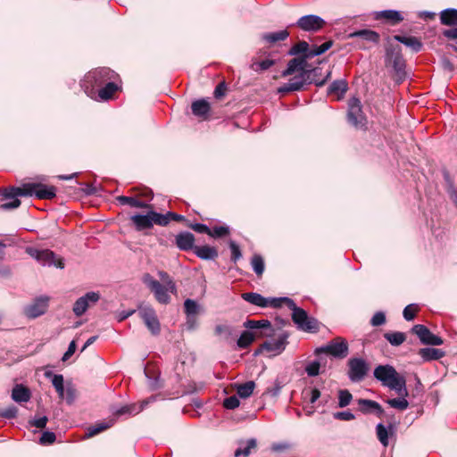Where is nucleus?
Masks as SVG:
<instances>
[{
  "label": "nucleus",
  "mask_w": 457,
  "mask_h": 457,
  "mask_svg": "<svg viewBox=\"0 0 457 457\" xmlns=\"http://www.w3.org/2000/svg\"><path fill=\"white\" fill-rule=\"evenodd\" d=\"M139 316L144 320L148 329L154 334L157 335L160 332V322L157 319L155 312L153 308L145 306L139 308Z\"/></svg>",
  "instance_id": "nucleus-16"
},
{
  "label": "nucleus",
  "mask_w": 457,
  "mask_h": 457,
  "mask_svg": "<svg viewBox=\"0 0 457 457\" xmlns=\"http://www.w3.org/2000/svg\"><path fill=\"white\" fill-rule=\"evenodd\" d=\"M348 121L357 128H361L366 124V116L362 112V105L360 99L352 97L348 101Z\"/></svg>",
  "instance_id": "nucleus-13"
},
{
  "label": "nucleus",
  "mask_w": 457,
  "mask_h": 457,
  "mask_svg": "<svg viewBox=\"0 0 457 457\" xmlns=\"http://www.w3.org/2000/svg\"><path fill=\"white\" fill-rule=\"evenodd\" d=\"M251 265L253 271L258 277H261L264 272V260L260 254H254L251 260Z\"/></svg>",
  "instance_id": "nucleus-46"
},
{
  "label": "nucleus",
  "mask_w": 457,
  "mask_h": 457,
  "mask_svg": "<svg viewBox=\"0 0 457 457\" xmlns=\"http://www.w3.org/2000/svg\"><path fill=\"white\" fill-rule=\"evenodd\" d=\"M288 36V31L287 29H283L276 32L265 33L262 36V38L267 43L273 45L277 42L286 40Z\"/></svg>",
  "instance_id": "nucleus-33"
},
{
  "label": "nucleus",
  "mask_w": 457,
  "mask_h": 457,
  "mask_svg": "<svg viewBox=\"0 0 457 457\" xmlns=\"http://www.w3.org/2000/svg\"><path fill=\"white\" fill-rule=\"evenodd\" d=\"M306 71H301L295 74L287 83H285L278 88L280 93H289L302 89L306 81Z\"/></svg>",
  "instance_id": "nucleus-21"
},
{
  "label": "nucleus",
  "mask_w": 457,
  "mask_h": 457,
  "mask_svg": "<svg viewBox=\"0 0 457 457\" xmlns=\"http://www.w3.org/2000/svg\"><path fill=\"white\" fill-rule=\"evenodd\" d=\"M255 388L253 381H247L244 384L236 385L237 394L241 398H248Z\"/></svg>",
  "instance_id": "nucleus-40"
},
{
  "label": "nucleus",
  "mask_w": 457,
  "mask_h": 457,
  "mask_svg": "<svg viewBox=\"0 0 457 457\" xmlns=\"http://www.w3.org/2000/svg\"><path fill=\"white\" fill-rule=\"evenodd\" d=\"M288 335L285 332L280 333L276 338L265 341L261 345V351H267L274 354L280 353L286 347Z\"/></svg>",
  "instance_id": "nucleus-19"
},
{
  "label": "nucleus",
  "mask_w": 457,
  "mask_h": 457,
  "mask_svg": "<svg viewBox=\"0 0 457 457\" xmlns=\"http://www.w3.org/2000/svg\"><path fill=\"white\" fill-rule=\"evenodd\" d=\"M30 391L22 385H17L12 392V398L17 403H26L30 399Z\"/></svg>",
  "instance_id": "nucleus-32"
},
{
  "label": "nucleus",
  "mask_w": 457,
  "mask_h": 457,
  "mask_svg": "<svg viewBox=\"0 0 457 457\" xmlns=\"http://www.w3.org/2000/svg\"><path fill=\"white\" fill-rule=\"evenodd\" d=\"M239 400L236 395L226 398L223 402V406L228 410H234L239 406Z\"/></svg>",
  "instance_id": "nucleus-57"
},
{
  "label": "nucleus",
  "mask_w": 457,
  "mask_h": 457,
  "mask_svg": "<svg viewBox=\"0 0 457 457\" xmlns=\"http://www.w3.org/2000/svg\"><path fill=\"white\" fill-rule=\"evenodd\" d=\"M55 187H48L41 183H26L21 187L4 188V200L19 196L35 195L38 199H52L55 196Z\"/></svg>",
  "instance_id": "nucleus-2"
},
{
  "label": "nucleus",
  "mask_w": 457,
  "mask_h": 457,
  "mask_svg": "<svg viewBox=\"0 0 457 457\" xmlns=\"http://www.w3.org/2000/svg\"><path fill=\"white\" fill-rule=\"evenodd\" d=\"M158 275L162 281L161 284L167 285L169 289L176 290V285L167 272H165L163 270H160L158 272Z\"/></svg>",
  "instance_id": "nucleus-51"
},
{
  "label": "nucleus",
  "mask_w": 457,
  "mask_h": 457,
  "mask_svg": "<svg viewBox=\"0 0 457 457\" xmlns=\"http://www.w3.org/2000/svg\"><path fill=\"white\" fill-rule=\"evenodd\" d=\"M348 378L352 382H361L369 372L368 362L362 358H351L347 361Z\"/></svg>",
  "instance_id": "nucleus-12"
},
{
  "label": "nucleus",
  "mask_w": 457,
  "mask_h": 457,
  "mask_svg": "<svg viewBox=\"0 0 457 457\" xmlns=\"http://www.w3.org/2000/svg\"><path fill=\"white\" fill-rule=\"evenodd\" d=\"M148 402L149 401H144V402H142V403L140 405H138L137 403H132V404L122 406L121 408H120L119 410H117L115 411V415L121 416V415H125V414H129V415L137 414L144 409V406L146 405L148 403Z\"/></svg>",
  "instance_id": "nucleus-35"
},
{
  "label": "nucleus",
  "mask_w": 457,
  "mask_h": 457,
  "mask_svg": "<svg viewBox=\"0 0 457 457\" xmlns=\"http://www.w3.org/2000/svg\"><path fill=\"white\" fill-rule=\"evenodd\" d=\"M292 309V320L299 328L307 332H316L318 330V322L316 320L309 318L307 312L297 307L295 303H286Z\"/></svg>",
  "instance_id": "nucleus-6"
},
{
  "label": "nucleus",
  "mask_w": 457,
  "mask_h": 457,
  "mask_svg": "<svg viewBox=\"0 0 457 457\" xmlns=\"http://www.w3.org/2000/svg\"><path fill=\"white\" fill-rule=\"evenodd\" d=\"M384 337L395 346H398L402 345L405 339L406 336L403 332H387L384 335Z\"/></svg>",
  "instance_id": "nucleus-43"
},
{
  "label": "nucleus",
  "mask_w": 457,
  "mask_h": 457,
  "mask_svg": "<svg viewBox=\"0 0 457 457\" xmlns=\"http://www.w3.org/2000/svg\"><path fill=\"white\" fill-rule=\"evenodd\" d=\"M418 307L414 304H409L407 305L404 310H403V317L406 320H411L414 319L417 312H418Z\"/></svg>",
  "instance_id": "nucleus-54"
},
{
  "label": "nucleus",
  "mask_w": 457,
  "mask_h": 457,
  "mask_svg": "<svg viewBox=\"0 0 457 457\" xmlns=\"http://www.w3.org/2000/svg\"><path fill=\"white\" fill-rule=\"evenodd\" d=\"M325 25V21L316 15H305L297 21V26L304 31H317Z\"/></svg>",
  "instance_id": "nucleus-20"
},
{
  "label": "nucleus",
  "mask_w": 457,
  "mask_h": 457,
  "mask_svg": "<svg viewBox=\"0 0 457 457\" xmlns=\"http://www.w3.org/2000/svg\"><path fill=\"white\" fill-rule=\"evenodd\" d=\"M118 86L109 81L105 85L102 86L98 90L96 89V99L101 101H108L113 97L115 93L118 91Z\"/></svg>",
  "instance_id": "nucleus-23"
},
{
  "label": "nucleus",
  "mask_w": 457,
  "mask_h": 457,
  "mask_svg": "<svg viewBox=\"0 0 457 457\" xmlns=\"http://www.w3.org/2000/svg\"><path fill=\"white\" fill-rule=\"evenodd\" d=\"M306 60L302 58H294L289 61L287 68L283 71L284 77L292 75L294 73H299L305 71Z\"/></svg>",
  "instance_id": "nucleus-27"
},
{
  "label": "nucleus",
  "mask_w": 457,
  "mask_h": 457,
  "mask_svg": "<svg viewBox=\"0 0 457 457\" xmlns=\"http://www.w3.org/2000/svg\"><path fill=\"white\" fill-rule=\"evenodd\" d=\"M347 88V82L345 80H335L328 88V94L329 96H335L337 100H339L344 96Z\"/></svg>",
  "instance_id": "nucleus-30"
},
{
  "label": "nucleus",
  "mask_w": 457,
  "mask_h": 457,
  "mask_svg": "<svg viewBox=\"0 0 457 457\" xmlns=\"http://www.w3.org/2000/svg\"><path fill=\"white\" fill-rule=\"evenodd\" d=\"M377 436L384 446L388 445V433L386 428L381 423L377 426Z\"/></svg>",
  "instance_id": "nucleus-50"
},
{
  "label": "nucleus",
  "mask_w": 457,
  "mask_h": 457,
  "mask_svg": "<svg viewBox=\"0 0 457 457\" xmlns=\"http://www.w3.org/2000/svg\"><path fill=\"white\" fill-rule=\"evenodd\" d=\"M226 91H227V86L225 84V82H220V84H218V86L215 87V90H214V96L216 98H221L222 96H225L226 94Z\"/></svg>",
  "instance_id": "nucleus-64"
},
{
  "label": "nucleus",
  "mask_w": 457,
  "mask_h": 457,
  "mask_svg": "<svg viewBox=\"0 0 457 457\" xmlns=\"http://www.w3.org/2000/svg\"><path fill=\"white\" fill-rule=\"evenodd\" d=\"M413 333H415L420 340L425 345H443V339L434 335L426 326L424 325H415L412 328Z\"/></svg>",
  "instance_id": "nucleus-18"
},
{
  "label": "nucleus",
  "mask_w": 457,
  "mask_h": 457,
  "mask_svg": "<svg viewBox=\"0 0 457 457\" xmlns=\"http://www.w3.org/2000/svg\"><path fill=\"white\" fill-rule=\"evenodd\" d=\"M26 252L35 260H37L40 264L46 266L54 265L57 268L62 269L64 267V263L62 259H56L54 252L48 249H37L33 247H28Z\"/></svg>",
  "instance_id": "nucleus-11"
},
{
  "label": "nucleus",
  "mask_w": 457,
  "mask_h": 457,
  "mask_svg": "<svg viewBox=\"0 0 457 457\" xmlns=\"http://www.w3.org/2000/svg\"><path fill=\"white\" fill-rule=\"evenodd\" d=\"M229 248L231 250V261L237 262L242 257L241 250L234 241L229 242Z\"/></svg>",
  "instance_id": "nucleus-56"
},
{
  "label": "nucleus",
  "mask_w": 457,
  "mask_h": 457,
  "mask_svg": "<svg viewBox=\"0 0 457 457\" xmlns=\"http://www.w3.org/2000/svg\"><path fill=\"white\" fill-rule=\"evenodd\" d=\"M115 420L113 419L108 421H103L100 423H96L87 429V436L92 437L96 436L97 434L108 429L114 424Z\"/></svg>",
  "instance_id": "nucleus-36"
},
{
  "label": "nucleus",
  "mask_w": 457,
  "mask_h": 457,
  "mask_svg": "<svg viewBox=\"0 0 457 457\" xmlns=\"http://www.w3.org/2000/svg\"><path fill=\"white\" fill-rule=\"evenodd\" d=\"M191 109L194 115L206 119L211 107L206 100L200 99L192 103Z\"/></svg>",
  "instance_id": "nucleus-28"
},
{
  "label": "nucleus",
  "mask_w": 457,
  "mask_h": 457,
  "mask_svg": "<svg viewBox=\"0 0 457 457\" xmlns=\"http://www.w3.org/2000/svg\"><path fill=\"white\" fill-rule=\"evenodd\" d=\"M275 62L270 59L259 60L258 57L252 59L251 69L256 72H262L273 66Z\"/></svg>",
  "instance_id": "nucleus-37"
},
{
  "label": "nucleus",
  "mask_w": 457,
  "mask_h": 457,
  "mask_svg": "<svg viewBox=\"0 0 457 457\" xmlns=\"http://www.w3.org/2000/svg\"><path fill=\"white\" fill-rule=\"evenodd\" d=\"M242 298L259 307H268L271 306L274 308L280 307L282 303H290L293 304V300L287 298V297H281V298H265L260 294L257 293H244L242 294Z\"/></svg>",
  "instance_id": "nucleus-9"
},
{
  "label": "nucleus",
  "mask_w": 457,
  "mask_h": 457,
  "mask_svg": "<svg viewBox=\"0 0 457 457\" xmlns=\"http://www.w3.org/2000/svg\"><path fill=\"white\" fill-rule=\"evenodd\" d=\"M131 220L135 225L137 230L151 228L154 224L160 226H166L167 221L161 213L154 211H149L146 214H137L131 217Z\"/></svg>",
  "instance_id": "nucleus-7"
},
{
  "label": "nucleus",
  "mask_w": 457,
  "mask_h": 457,
  "mask_svg": "<svg viewBox=\"0 0 457 457\" xmlns=\"http://www.w3.org/2000/svg\"><path fill=\"white\" fill-rule=\"evenodd\" d=\"M418 353L424 361L439 360L445 356V353L436 348H421Z\"/></svg>",
  "instance_id": "nucleus-31"
},
{
  "label": "nucleus",
  "mask_w": 457,
  "mask_h": 457,
  "mask_svg": "<svg viewBox=\"0 0 457 457\" xmlns=\"http://www.w3.org/2000/svg\"><path fill=\"white\" fill-rule=\"evenodd\" d=\"M386 65L391 66L395 71V79L397 83L402 82L405 76V61L401 54L399 46L386 48Z\"/></svg>",
  "instance_id": "nucleus-4"
},
{
  "label": "nucleus",
  "mask_w": 457,
  "mask_h": 457,
  "mask_svg": "<svg viewBox=\"0 0 457 457\" xmlns=\"http://www.w3.org/2000/svg\"><path fill=\"white\" fill-rule=\"evenodd\" d=\"M398 398L387 399L386 403L390 405V407L395 408L399 411H404L409 407V402L406 400L407 395H399Z\"/></svg>",
  "instance_id": "nucleus-44"
},
{
  "label": "nucleus",
  "mask_w": 457,
  "mask_h": 457,
  "mask_svg": "<svg viewBox=\"0 0 457 457\" xmlns=\"http://www.w3.org/2000/svg\"><path fill=\"white\" fill-rule=\"evenodd\" d=\"M385 322H386V315L382 312H376L370 320L371 325L374 327L383 325Z\"/></svg>",
  "instance_id": "nucleus-59"
},
{
  "label": "nucleus",
  "mask_w": 457,
  "mask_h": 457,
  "mask_svg": "<svg viewBox=\"0 0 457 457\" xmlns=\"http://www.w3.org/2000/svg\"><path fill=\"white\" fill-rule=\"evenodd\" d=\"M210 237L214 238H220L229 235L230 230L228 226H217L211 229Z\"/></svg>",
  "instance_id": "nucleus-49"
},
{
  "label": "nucleus",
  "mask_w": 457,
  "mask_h": 457,
  "mask_svg": "<svg viewBox=\"0 0 457 457\" xmlns=\"http://www.w3.org/2000/svg\"><path fill=\"white\" fill-rule=\"evenodd\" d=\"M18 410L16 407H7L0 411V415L4 418L13 419L16 417Z\"/></svg>",
  "instance_id": "nucleus-60"
},
{
  "label": "nucleus",
  "mask_w": 457,
  "mask_h": 457,
  "mask_svg": "<svg viewBox=\"0 0 457 457\" xmlns=\"http://www.w3.org/2000/svg\"><path fill=\"white\" fill-rule=\"evenodd\" d=\"M257 446V442L255 439L252 438L246 441L245 446H240L235 451V457H239L243 455L244 457L249 456L251 451L255 449Z\"/></svg>",
  "instance_id": "nucleus-42"
},
{
  "label": "nucleus",
  "mask_w": 457,
  "mask_h": 457,
  "mask_svg": "<svg viewBox=\"0 0 457 457\" xmlns=\"http://www.w3.org/2000/svg\"><path fill=\"white\" fill-rule=\"evenodd\" d=\"M256 333L245 330L244 331L240 337L237 340V345L240 348H246L249 346L254 340L255 337H257Z\"/></svg>",
  "instance_id": "nucleus-45"
},
{
  "label": "nucleus",
  "mask_w": 457,
  "mask_h": 457,
  "mask_svg": "<svg viewBox=\"0 0 457 457\" xmlns=\"http://www.w3.org/2000/svg\"><path fill=\"white\" fill-rule=\"evenodd\" d=\"M142 280L144 284L154 293L155 299L160 303H168L170 300L169 293L175 294L177 292V289H169L167 285L161 284L148 273L143 276Z\"/></svg>",
  "instance_id": "nucleus-5"
},
{
  "label": "nucleus",
  "mask_w": 457,
  "mask_h": 457,
  "mask_svg": "<svg viewBox=\"0 0 457 457\" xmlns=\"http://www.w3.org/2000/svg\"><path fill=\"white\" fill-rule=\"evenodd\" d=\"M244 326L249 329H265L266 331L262 333L261 336L264 337H270L272 328L271 324L267 320H248L245 322Z\"/></svg>",
  "instance_id": "nucleus-25"
},
{
  "label": "nucleus",
  "mask_w": 457,
  "mask_h": 457,
  "mask_svg": "<svg viewBox=\"0 0 457 457\" xmlns=\"http://www.w3.org/2000/svg\"><path fill=\"white\" fill-rule=\"evenodd\" d=\"M332 46L331 41H327L323 43L322 45L317 46H313L310 48L309 45L305 41H301L295 45L291 50L289 51V54L292 55L299 54H304L303 59L312 58L314 56L320 55L323 53H325L327 50H328Z\"/></svg>",
  "instance_id": "nucleus-10"
},
{
  "label": "nucleus",
  "mask_w": 457,
  "mask_h": 457,
  "mask_svg": "<svg viewBox=\"0 0 457 457\" xmlns=\"http://www.w3.org/2000/svg\"><path fill=\"white\" fill-rule=\"evenodd\" d=\"M131 192L136 193V195L139 199V197L145 198L146 200H152L154 197V193L150 188L145 187V188H137L134 187L130 190Z\"/></svg>",
  "instance_id": "nucleus-52"
},
{
  "label": "nucleus",
  "mask_w": 457,
  "mask_h": 457,
  "mask_svg": "<svg viewBox=\"0 0 457 457\" xmlns=\"http://www.w3.org/2000/svg\"><path fill=\"white\" fill-rule=\"evenodd\" d=\"M48 296L37 297L32 303L24 307L23 313L29 319H36L46 313L48 309Z\"/></svg>",
  "instance_id": "nucleus-14"
},
{
  "label": "nucleus",
  "mask_w": 457,
  "mask_h": 457,
  "mask_svg": "<svg viewBox=\"0 0 457 457\" xmlns=\"http://www.w3.org/2000/svg\"><path fill=\"white\" fill-rule=\"evenodd\" d=\"M349 352L348 343L343 337H337L315 350L316 354L327 353L335 358L343 359L347 356Z\"/></svg>",
  "instance_id": "nucleus-8"
},
{
  "label": "nucleus",
  "mask_w": 457,
  "mask_h": 457,
  "mask_svg": "<svg viewBox=\"0 0 457 457\" xmlns=\"http://www.w3.org/2000/svg\"><path fill=\"white\" fill-rule=\"evenodd\" d=\"M194 253L203 260H214L218 257V251L210 245L195 246Z\"/></svg>",
  "instance_id": "nucleus-29"
},
{
  "label": "nucleus",
  "mask_w": 457,
  "mask_h": 457,
  "mask_svg": "<svg viewBox=\"0 0 457 457\" xmlns=\"http://www.w3.org/2000/svg\"><path fill=\"white\" fill-rule=\"evenodd\" d=\"M116 200L120 204H128L131 207L135 208H140V209H151L152 205L145 203V201H142L137 198V195L135 196H125V195H119L116 197Z\"/></svg>",
  "instance_id": "nucleus-26"
},
{
  "label": "nucleus",
  "mask_w": 457,
  "mask_h": 457,
  "mask_svg": "<svg viewBox=\"0 0 457 457\" xmlns=\"http://www.w3.org/2000/svg\"><path fill=\"white\" fill-rule=\"evenodd\" d=\"M115 73L109 68H100L88 72L81 82L85 93L92 99H96V88L111 81Z\"/></svg>",
  "instance_id": "nucleus-3"
},
{
  "label": "nucleus",
  "mask_w": 457,
  "mask_h": 457,
  "mask_svg": "<svg viewBox=\"0 0 457 457\" xmlns=\"http://www.w3.org/2000/svg\"><path fill=\"white\" fill-rule=\"evenodd\" d=\"M190 228L195 230V232H198V233H204V234H207L209 236V234H211V228H208L206 225L204 224H201V223H195V224H192L190 226Z\"/></svg>",
  "instance_id": "nucleus-63"
},
{
  "label": "nucleus",
  "mask_w": 457,
  "mask_h": 457,
  "mask_svg": "<svg viewBox=\"0 0 457 457\" xmlns=\"http://www.w3.org/2000/svg\"><path fill=\"white\" fill-rule=\"evenodd\" d=\"M394 38L396 41H398L402 44H404L406 46L411 47L414 52H419L422 47V44L415 37H405V36L396 35L394 37Z\"/></svg>",
  "instance_id": "nucleus-34"
},
{
  "label": "nucleus",
  "mask_w": 457,
  "mask_h": 457,
  "mask_svg": "<svg viewBox=\"0 0 457 457\" xmlns=\"http://www.w3.org/2000/svg\"><path fill=\"white\" fill-rule=\"evenodd\" d=\"M348 37L355 38V44L362 49L370 48V43L376 44L379 40L378 33L370 29H360L350 33Z\"/></svg>",
  "instance_id": "nucleus-15"
},
{
  "label": "nucleus",
  "mask_w": 457,
  "mask_h": 457,
  "mask_svg": "<svg viewBox=\"0 0 457 457\" xmlns=\"http://www.w3.org/2000/svg\"><path fill=\"white\" fill-rule=\"evenodd\" d=\"M46 377H52V384L55 388L59 397L64 398V386H63V376L62 375H53L52 372L46 371L45 374Z\"/></svg>",
  "instance_id": "nucleus-38"
},
{
  "label": "nucleus",
  "mask_w": 457,
  "mask_h": 457,
  "mask_svg": "<svg viewBox=\"0 0 457 457\" xmlns=\"http://www.w3.org/2000/svg\"><path fill=\"white\" fill-rule=\"evenodd\" d=\"M374 377L384 386L395 391L399 395H408L406 379L391 365H378L374 370Z\"/></svg>",
  "instance_id": "nucleus-1"
},
{
  "label": "nucleus",
  "mask_w": 457,
  "mask_h": 457,
  "mask_svg": "<svg viewBox=\"0 0 457 457\" xmlns=\"http://www.w3.org/2000/svg\"><path fill=\"white\" fill-rule=\"evenodd\" d=\"M440 20L444 25H447V26L457 25V10L447 9V10L443 11L440 14Z\"/></svg>",
  "instance_id": "nucleus-39"
},
{
  "label": "nucleus",
  "mask_w": 457,
  "mask_h": 457,
  "mask_svg": "<svg viewBox=\"0 0 457 457\" xmlns=\"http://www.w3.org/2000/svg\"><path fill=\"white\" fill-rule=\"evenodd\" d=\"M195 236L190 232H182L176 236V245L182 251L194 250Z\"/></svg>",
  "instance_id": "nucleus-24"
},
{
  "label": "nucleus",
  "mask_w": 457,
  "mask_h": 457,
  "mask_svg": "<svg viewBox=\"0 0 457 457\" xmlns=\"http://www.w3.org/2000/svg\"><path fill=\"white\" fill-rule=\"evenodd\" d=\"M55 439L56 436L54 432L45 431L39 439V443L43 445H51L54 443Z\"/></svg>",
  "instance_id": "nucleus-55"
},
{
  "label": "nucleus",
  "mask_w": 457,
  "mask_h": 457,
  "mask_svg": "<svg viewBox=\"0 0 457 457\" xmlns=\"http://www.w3.org/2000/svg\"><path fill=\"white\" fill-rule=\"evenodd\" d=\"M184 308L187 315H194L198 312L199 306L195 301L187 299L184 303Z\"/></svg>",
  "instance_id": "nucleus-53"
},
{
  "label": "nucleus",
  "mask_w": 457,
  "mask_h": 457,
  "mask_svg": "<svg viewBox=\"0 0 457 457\" xmlns=\"http://www.w3.org/2000/svg\"><path fill=\"white\" fill-rule=\"evenodd\" d=\"M100 299V295L96 292L87 293L85 295L79 297L73 305V312L76 316L79 317L86 312L87 308Z\"/></svg>",
  "instance_id": "nucleus-17"
},
{
  "label": "nucleus",
  "mask_w": 457,
  "mask_h": 457,
  "mask_svg": "<svg viewBox=\"0 0 457 457\" xmlns=\"http://www.w3.org/2000/svg\"><path fill=\"white\" fill-rule=\"evenodd\" d=\"M380 17L390 21L392 24H396L403 20L400 12L396 11H384L380 13Z\"/></svg>",
  "instance_id": "nucleus-47"
},
{
  "label": "nucleus",
  "mask_w": 457,
  "mask_h": 457,
  "mask_svg": "<svg viewBox=\"0 0 457 457\" xmlns=\"http://www.w3.org/2000/svg\"><path fill=\"white\" fill-rule=\"evenodd\" d=\"M320 367V364L319 361H312L306 366L305 371L308 374V376L314 377L319 374Z\"/></svg>",
  "instance_id": "nucleus-58"
},
{
  "label": "nucleus",
  "mask_w": 457,
  "mask_h": 457,
  "mask_svg": "<svg viewBox=\"0 0 457 457\" xmlns=\"http://www.w3.org/2000/svg\"><path fill=\"white\" fill-rule=\"evenodd\" d=\"M4 189L0 192V208L3 210H12L16 209L21 205V201L18 197L8 198V200H4Z\"/></svg>",
  "instance_id": "nucleus-41"
},
{
  "label": "nucleus",
  "mask_w": 457,
  "mask_h": 457,
  "mask_svg": "<svg viewBox=\"0 0 457 457\" xmlns=\"http://www.w3.org/2000/svg\"><path fill=\"white\" fill-rule=\"evenodd\" d=\"M352 394L346 390V389H343V390H339L338 392V406L340 408H344L345 406H347L351 401H352Z\"/></svg>",
  "instance_id": "nucleus-48"
},
{
  "label": "nucleus",
  "mask_w": 457,
  "mask_h": 457,
  "mask_svg": "<svg viewBox=\"0 0 457 457\" xmlns=\"http://www.w3.org/2000/svg\"><path fill=\"white\" fill-rule=\"evenodd\" d=\"M162 216H163L165 218V220L167 221V225L169 224V222L170 220L182 221L185 220L184 216L177 214L175 212H169L166 214H162Z\"/></svg>",
  "instance_id": "nucleus-61"
},
{
  "label": "nucleus",
  "mask_w": 457,
  "mask_h": 457,
  "mask_svg": "<svg viewBox=\"0 0 457 457\" xmlns=\"http://www.w3.org/2000/svg\"><path fill=\"white\" fill-rule=\"evenodd\" d=\"M334 417L340 420H353L355 418L350 411H338L334 414Z\"/></svg>",
  "instance_id": "nucleus-62"
},
{
  "label": "nucleus",
  "mask_w": 457,
  "mask_h": 457,
  "mask_svg": "<svg viewBox=\"0 0 457 457\" xmlns=\"http://www.w3.org/2000/svg\"><path fill=\"white\" fill-rule=\"evenodd\" d=\"M357 403L360 411L364 414L374 412L379 418H381L384 414L383 408L378 403L375 401L369 399H359Z\"/></svg>",
  "instance_id": "nucleus-22"
}]
</instances>
